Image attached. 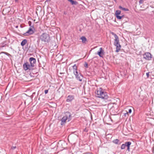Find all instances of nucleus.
Returning <instances> with one entry per match:
<instances>
[{"label": "nucleus", "mask_w": 154, "mask_h": 154, "mask_svg": "<svg viewBox=\"0 0 154 154\" xmlns=\"http://www.w3.org/2000/svg\"><path fill=\"white\" fill-rule=\"evenodd\" d=\"M96 96L102 99L107 100L109 97L107 93L101 88H97L95 91Z\"/></svg>", "instance_id": "f257e3e1"}, {"label": "nucleus", "mask_w": 154, "mask_h": 154, "mask_svg": "<svg viewBox=\"0 0 154 154\" xmlns=\"http://www.w3.org/2000/svg\"><path fill=\"white\" fill-rule=\"evenodd\" d=\"M48 90H46L45 91V94L48 93Z\"/></svg>", "instance_id": "cd10ccee"}, {"label": "nucleus", "mask_w": 154, "mask_h": 154, "mask_svg": "<svg viewBox=\"0 0 154 154\" xmlns=\"http://www.w3.org/2000/svg\"><path fill=\"white\" fill-rule=\"evenodd\" d=\"M130 146H128V147H127V150H128V151H130Z\"/></svg>", "instance_id": "7c9ffc66"}, {"label": "nucleus", "mask_w": 154, "mask_h": 154, "mask_svg": "<svg viewBox=\"0 0 154 154\" xmlns=\"http://www.w3.org/2000/svg\"><path fill=\"white\" fill-rule=\"evenodd\" d=\"M119 8L120 9H121L122 10L124 11H129V10L128 9L123 8L121 6H119Z\"/></svg>", "instance_id": "2eb2a0df"}, {"label": "nucleus", "mask_w": 154, "mask_h": 154, "mask_svg": "<svg viewBox=\"0 0 154 154\" xmlns=\"http://www.w3.org/2000/svg\"><path fill=\"white\" fill-rule=\"evenodd\" d=\"M119 140H118V139H116L114 140L113 141V142L116 144H118L119 143Z\"/></svg>", "instance_id": "a211bd4d"}, {"label": "nucleus", "mask_w": 154, "mask_h": 154, "mask_svg": "<svg viewBox=\"0 0 154 154\" xmlns=\"http://www.w3.org/2000/svg\"><path fill=\"white\" fill-rule=\"evenodd\" d=\"M16 2H17L18 1V0H15Z\"/></svg>", "instance_id": "72a5a7b5"}, {"label": "nucleus", "mask_w": 154, "mask_h": 154, "mask_svg": "<svg viewBox=\"0 0 154 154\" xmlns=\"http://www.w3.org/2000/svg\"><path fill=\"white\" fill-rule=\"evenodd\" d=\"M132 112V110L131 109H129L128 110V112L129 113H131Z\"/></svg>", "instance_id": "c85d7f7f"}, {"label": "nucleus", "mask_w": 154, "mask_h": 154, "mask_svg": "<svg viewBox=\"0 0 154 154\" xmlns=\"http://www.w3.org/2000/svg\"><path fill=\"white\" fill-rule=\"evenodd\" d=\"M28 24H29V26H30V27H31V26H31V24H32V22L31 21H29L28 22Z\"/></svg>", "instance_id": "a878e982"}, {"label": "nucleus", "mask_w": 154, "mask_h": 154, "mask_svg": "<svg viewBox=\"0 0 154 154\" xmlns=\"http://www.w3.org/2000/svg\"><path fill=\"white\" fill-rule=\"evenodd\" d=\"M28 68H29V70H32V67H34V66H31V64H30V65L29 64V63H28Z\"/></svg>", "instance_id": "412c9836"}, {"label": "nucleus", "mask_w": 154, "mask_h": 154, "mask_svg": "<svg viewBox=\"0 0 154 154\" xmlns=\"http://www.w3.org/2000/svg\"><path fill=\"white\" fill-rule=\"evenodd\" d=\"M84 66L86 68L88 67V64L87 62H85V64H84Z\"/></svg>", "instance_id": "393cba45"}, {"label": "nucleus", "mask_w": 154, "mask_h": 154, "mask_svg": "<svg viewBox=\"0 0 154 154\" xmlns=\"http://www.w3.org/2000/svg\"><path fill=\"white\" fill-rule=\"evenodd\" d=\"M72 69L73 74L75 75L76 79L81 82L82 80L83 76L80 73H78L77 71V67L75 64L72 66Z\"/></svg>", "instance_id": "f03ea898"}, {"label": "nucleus", "mask_w": 154, "mask_h": 154, "mask_svg": "<svg viewBox=\"0 0 154 154\" xmlns=\"http://www.w3.org/2000/svg\"><path fill=\"white\" fill-rule=\"evenodd\" d=\"M27 40L26 39H24L23 40L21 43V45L22 46H24L27 43Z\"/></svg>", "instance_id": "f8f14e48"}, {"label": "nucleus", "mask_w": 154, "mask_h": 154, "mask_svg": "<svg viewBox=\"0 0 154 154\" xmlns=\"http://www.w3.org/2000/svg\"><path fill=\"white\" fill-rule=\"evenodd\" d=\"M143 0H140L139 1V3L140 4H142L143 3Z\"/></svg>", "instance_id": "b1692460"}, {"label": "nucleus", "mask_w": 154, "mask_h": 154, "mask_svg": "<svg viewBox=\"0 0 154 154\" xmlns=\"http://www.w3.org/2000/svg\"><path fill=\"white\" fill-rule=\"evenodd\" d=\"M67 14L66 12H64V14Z\"/></svg>", "instance_id": "2f4dec72"}, {"label": "nucleus", "mask_w": 154, "mask_h": 154, "mask_svg": "<svg viewBox=\"0 0 154 154\" xmlns=\"http://www.w3.org/2000/svg\"><path fill=\"white\" fill-rule=\"evenodd\" d=\"M104 53V51L102 48H100L99 51L97 52V54L100 57H103V55Z\"/></svg>", "instance_id": "9d476101"}, {"label": "nucleus", "mask_w": 154, "mask_h": 154, "mask_svg": "<svg viewBox=\"0 0 154 154\" xmlns=\"http://www.w3.org/2000/svg\"><path fill=\"white\" fill-rule=\"evenodd\" d=\"M143 58L147 60H150L152 57L151 54L149 52H146L143 55Z\"/></svg>", "instance_id": "0eeeda50"}, {"label": "nucleus", "mask_w": 154, "mask_h": 154, "mask_svg": "<svg viewBox=\"0 0 154 154\" xmlns=\"http://www.w3.org/2000/svg\"><path fill=\"white\" fill-rule=\"evenodd\" d=\"M81 39L82 40V42L83 43H85V42L87 41V39L85 36H82L81 37Z\"/></svg>", "instance_id": "ddd939ff"}, {"label": "nucleus", "mask_w": 154, "mask_h": 154, "mask_svg": "<svg viewBox=\"0 0 154 154\" xmlns=\"http://www.w3.org/2000/svg\"><path fill=\"white\" fill-rule=\"evenodd\" d=\"M121 11L120 10H116L115 13L116 16L119 15L121 14Z\"/></svg>", "instance_id": "dca6fc26"}, {"label": "nucleus", "mask_w": 154, "mask_h": 154, "mask_svg": "<svg viewBox=\"0 0 154 154\" xmlns=\"http://www.w3.org/2000/svg\"><path fill=\"white\" fill-rule=\"evenodd\" d=\"M16 148V146H12L11 148V149H15Z\"/></svg>", "instance_id": "c756f323"}, {"label": "nucleus", "mask_w": 154, "mask_h": 154, "mask_svg": "<svg viewBox=\"0 0 154 154\" xmlns=\"http://www.w3.org/2000/svg\"><path fill=\"white\" fill-rule=\"evenodd\" d=\"M2 53H3L5 54H6L7 56H8L9 57L11 56V55L10 54H8V53L5 52H2Z\"/></svg>", "instance_id": "5701e85b"}, {"label": "nucleus", "mask_w": 154, "mask_h": 154, "mask_svg": "<svg viewBox=\"0 0 154 154\" xmlns=\"http://www.w3.org/2000/svg\"><path fill=\"white\" fill-rule=\"evenodd\" d=\"M71 119V113L69 112H66L64 116L61 119V125H64L66 122H69Z\"/></svg>", "instance_id": "20e7f679"}, {"label": "nucleus", "mask_w": 154, "mask_h": 154, "mask_svg": "<svg viewBox=\"0 0 154 154\" xmlns=\"http://www.w3.org/2000/svg\"><path fill=\"white\" fill-rule=\"evenodd\" d=\"M124 15H122L121 16L118 15L116 16V17L118 19L121 20L122 19V18L124 17Z\"/></svg>", "instance_id": "6ab92c4d"}, {"label": "nucleus", "mask_w": 154, "mask_h": 154, "mask_svg": "<svg viewBox=\"0 0 154 154\" xmlns=\"http://www.w3.org/2000/svg\"><path fill=\"white\" fill-rule=\"evenodd\" d=\"M125 144H123L121 146V148L122 149H124L125 148Z\"/></svg>", "instance_id": "4be33fe9"}, {"label": "nucleus", "mask_w": 154, "mask_h": 154, "mask_svg": "<svg viewBox=\"0 0 154 154\" xmlns=\"http://www.w3.org/2000/svg\"><path fill=\"white\" fill-rule=\"evenodd\" d=\"M111 34L113 35L115 38L114 39V45L116 47V52H119L121 49V45H120L119 42V39L118 36L114 33L112 32Z\"/></svg>", "instance_id": "7ed1b4c3"}, {"label": "nucleus", "mask_w": 154, "mask_h": 154, "mask_svg": "<svg viewBox=\"0 0 154 154\" xmlns=\"http://www.w3.org/2000/svg\"><path fill=\"white\" fill-rule=\"evenodd\" d=\"M146 75L147 77V78H149V72H147L146 73Z\"/></svg>", "instance_id": "bb28decb"}, {"label": "nucleus", "mask_w": 154, "mask_h": 154, "mask_svg": "<svg viewBox=\"0 0 154 154\" xmlns=\"http://www.w3.org/2000/svg\"><path fill=\"white\" fill-rule=\"evenodd\" d=\"M28 68H29V70H32V67H34V66H31V64H30V65L29 64V63H28Z\"/></svg>", "instance_id": "aec40b11"}, {"label": "nucleus", "mask_w": 154, "mask_h": 154, "mask_svg": "<svg viewBox=\"0 0 154 154\" xmlns=\"http://www.w3.org/2000/svg\"><path fill=\"white\" fill-rule=\"evenodd\" d=\"M29 61L31 64V66H34V64L35 63L36 61L35 59L33 57H31L29 58Z\"/></svg>", "instance_id": "1a4fd4ad"}, {"label": "nucleus", "mask_w": 154, "mask_h": 154, "mask_svg": "<svg viewBox=\"0 0 154 154\" xmlns=\"http://www.w3.org/2000/svg\"><path fill=\"white\" fill-rule=\"evenodd\" d=\"M51 0H46V1L48 2L50 1Z\"/></svg>", "instance_id": "473e14b6"}, {"label": "nucleus", "mask_w": 154, "mask_h": 154, "mask_svg": "<svg viewBox=\"0 0 154 154\" xmlns=\"http://www.w3.org/2000/svg\"><path fill=\"white\" fill-rule=\"evenodd\" d=\"M40 39L42 42H48L50 40V38L48 34L43 33L40 36Z\"/></svg>", "instance_id": "39448f33"}, {"label": "nucleus", "mask_w": 154, "mask_h": 154, "mask_svg": "<svg viewBox=\"0 0 154 154\" xmlns=\"http://www.w3.org/2000/svg\"><path fill=\"white\" fill-rule=\"evenodd\" d=\"M34 29V28L33 26H31L28 30V31L24 33L23 35L25 36H28L29 35L32 34L34 33V31L33 29Z\"/></svg>", "instance_id": "423d86ee"}, {"label": "nucleus", "mask_w": 154, "mask_h": 154, "mask_svg": "<svg viewBox=\"0 0 154 154\" xmlns=\"http://www.w3.org/2000/svg\"><path fill=\"white\" fill-rule=\"evenodd\" d=\"M125 144V146L127 147L130 146V145L131 144V142H126Z\"/></svg>", "instance_id": "f3484780"}, {"label": "nucleus", "mask_w": 154, "mask_h": 154, "mask_svg": "<svg viewBox=\"0 0 154 154\" xmlns=\"http://www.w3.org/2000/svg\"><path fill=\"white\" fill-rule=\"evenodd\" d=\"M74 99V96L72 95H69L67 97L66 101L70 102L73 100Z\"/></svg>", "instance_id": "6e6552de"}, {"label": "nucleus", "mask_w": 154, "mask_h": 154, "mask_svg": "<svg viewBox=\"0 0 154 154\" xmlns=\"http://www.w3.org/2000/svg\"><path fill=\"white\" fill-rule=\"evenodd\" d=\"M28 63L27 62L24 63L23 65V66L24 69L25 70H27L29 69L28 67Z\"/></svg>", "instance_id": "9b49d317"}, {"label": "nucleus", "mask_w": 154, "mask_h": 154, "mask_svg": "<svg viewBox=\"0 0 154 154\" xmlns=\"http://www.w3.org/2000/svg\"><path fill=\"white\" fill-rule=\"evenodd\" d=\"M68 1L70 2L72 5H76L77 4V2L75 1H74L73 0H67Z\"/></svg>", "instance_id": "4468645a"}]
</instances>
